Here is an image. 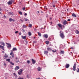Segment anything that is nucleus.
Here are the masks:
<instances>
[{"mask_svg":"<svg viewBox=\"0 0 79 79\" xmlns=\"http://www.w3.org/2000/svg\"><path fill=\"white\" fill-rule=\"evenodd\" d=\"M0 48H1L3 50H4V46L0 45Z\"/></svg>","mask_w":79,"mask_h":79,"instance_id":"obj_13","label":"nucleus"},{"mask_svg":"<svg viewBox=\"0 0 79 79\" xmlns=\"http://www.w3.org/2000/svg\"><path fill=\"white\" fill-rule=\"evenodd\" d=\"M31 60L33 64H35V60H34L33 59H32Z\"/></svg>","mask_w":79,"mask_h":79,"instance_id":"obj_10","label":"nucleus"},{"mask_svg":"<svg viewBox=\"0 0 79 79\" xmlns=\"http://www.w3.org/2000/svg\"><path fill=\"white\" fill-rule=\"evenodd\" d=\"M0 44H1V45H2L3 46H5V43H4V42H0Z\"/></svg>","mask_w":79,"mask_h":79,"instance_id":"obj_14","label":"nucleus"},{"mask_svg":"<svg viewBox=\"0 0 79 79\" xmlns=\"http://www.w3.org/2000/svg\"><path fill=\"white\" fill-rule=\"evenodd\" d=\"M19 66H16L15 68V71H17L18 69H19Z\"/></svg>","mask_w":79,"mask_h":79,"instance_id":"obj_12","label":"nucleus"},{"mask_svg":"<svg viewBox=\"0 0 79 79\" xmlns=\"http://www.w3.org/2000/svg\"><path fill=\"white\" fill-rule=\"evenodd\" d=\"M6 61H8L9 62H10V59H8L6 60Z\"/></svg>","mask_w":79,"mask_h":79,"instance_id":"obj_30","label":"nucleus"},{"mask_svg":"<svg viewBox=\"0 0 79 79\" xmlns=\"http://www.w3.org/2000/svg\"><path fill=\"white\" fill-rule=\"evenodd\" d=\"M18 79H24L22 78H19Z\"/></svg>","mask_w":79,"mask_h":79,"instance_id":"obj_44","label":"nucleus"},{"mask_svg":"<svg viewBox=\"0 0 79 79\" xmlns=\"http://www.w3.org/2000/svg\"><path fill=\"white\" fill-rule=\"evenodd\" d=\"M37 69L38 71H40L41 70V68H40V67H39L37 68Z\"/></svg>","mask_w":79,"mask_h":79,"instance_id":"obj_25","label":"nucleus"},{"mask_svg":"<svg viewBox=\"0 0 79 79\" xmlns=\"http://www.w3.org/2000/svg\"><path fill=\"white\" fill-rule=\"evenodd\" d=\"M25 10H26V8L25 7H23V11H24Z\"/></svg>","mask_w":79,"mask_h":79,"instance_id":"obj_37","label":"nucleus"},{"mask_svg":"<svg viewBox=\"0 0 79 79\" xmlns=\"http://www.w3.org/2000/svg\"><path fill=\"white\" fill-rule=\"evenodd\" d=\"M69 67V64H67L65 65L66 68H68Z\"/></svg>","mask_w":79,"mask_h":79,"instance_id":"obj_9","label":"nucleus"},{"mask_svg":"<svg viewBox=\"0 0 79 79\" xmlns=\"http://www.w3.org/2000/svg\"><path fill=\"white\" fill-rule=\"evenodd\" d=\"M53 7H55V5L53 6Z\"/></svg>","mask_w":79,"mask_h":79,"instance_id":"obj_60","label":"nucleus"},{"mask_svg":"<svg viewBox=\"0 0 79 79\" xmlns=\"http://www.w3.org/2000/svg\"><path fill=\"white\" fill-rule=\"evenodd\" d=\"M57 26H58L59 27V29H62V25H61V24H60V23H59L57 24Z\"/></svg>","mask_w":79,"mask_h":79,"instance_id":"obj_3","label":"nucleus"},{"mask_svg":"<svg viewBox=\"0 0 79 79\" xmlns=\"http://www.w3.org/2000/svg\"><path fill=\"white\" fill-rule=\"evenodd\" d=\"M9 15H13V14H12L11 12H9Z\"/></svg>","mask_w":79,"mask_h":79,"instance_id":"obj_38","label":"nucleus"},{"mask_svg":"<svg viewBox=\"0 0 79 79\" xmlns=\"http://www.w3.org/2000/svg\"><path fill=\"white\" fill-rule=\"evenodd\" d=\"M23 31H24V32H25V30H24L23 29Z\"/></svg>","mask_w":79,"mask_h":79,"instance_id":"obj_54","label":"nucleus"},{"mask_svg":"<svg viewBox=\"0 0 79 79\" xmlns=\"http://www.w3.org/2000/svg\"><path fill=\"white\" fill-rule=\"evenodd\" d=\"M19 35H21V32L19 33Z\"/></svg>","mask_w":79,"mask_h":79,"instance_id":"obj_45","label":"nucleus"},{"mask_svg":"<svg viewBox=\"0 0 79 79\" xmlns=\"http://www.w3.org/2000/svg\"><path fill=\"white\" fill-rule=\"evenodd\" d=\"M9 21H10V22H11V21H13V22H14L15 21V20L13 19H12L11 18L9 19Z\"/></svg>","mask_w":79,"mask_h":79,"instance_id":"obj_11","label":"nucleus"},{"mask_svg":"<svg viewBox=\"0 0 79 79\" xmlns=\"http://www.w3.org/2000/svg\"><path fill=\"white\" fill-rule=\"evenodd\" d=\"M43 37L45 38L46 39H47V38H48V35L47 34H44L43 35Z\"/></svg>","mask_w":79,"mask_h":79,"instance_id":"obj_6","label":"nucleus"},{"mask_svg":"<svg viewBox=\"0 0 79 79\" xmlns=\"http://www.w3.org/2000/svg\"><path fill=\"white\" fill-rule=\"evenodd\" d=\"M32 24H29V27H32Z\"/></svg>","mask_w":79,"mask_h":79,"instance_id":"obj_35","label":"nucleus"},{"mask_svg":"<svg viewBox=\"0 0 79 79\" xmlns=\"http://www.w3.org/2000/svg\"><path fill=\"white\" fill-rule=\"evenodd\" d=\"M14 76L15 77H17V75H16L15 73H14Z\"/></svg>","mask_w":79,"mask_h":79,"instance_id":"obj_27","label":"nucleus"},{"mask_svg":"<svg viewBox=\"0 0 79 79\" xmlns=\"http://www.w3.org/2000/svg\"><path fill=\"white\" fill-rule=\"evenodd\" d=\"M62 26H63V27H64V26L63 25Z\"/></svg>","mask_w":79,"mask_h":79,"instance_id":"obj_50","label":"nucleus"},{"mask_svg":"<svg viewBox=\"0 0 79 79\" xmlns=\"http://www.w3.org/2000/svg\"><path fill=\"white\" fill-rule=\"evenodd\" d=\"M44 8L45 10H47V6H44Z\"/></svg>","mask_w":79,"mask_h":79,"instance_id":"obj_34","label":"nucleus"},{"mask_svg":"<svg viewBox=\"0 0 79 79\" xmlns=\"http://www.w3.org/2000/svg\"><path fill=\"white\" fill-rule=\"evenodd\" d=\"M76 64H74L73 66V71H76Z\"/></svg>","mask_w":79,"mask_h":79,"instance_id":"obj_5","label":"nucleus"},{"mask_svg":"<svg viewBox=\"0 0 79 79\" xmlns=\"http://www.w3.org/2000/svg\"><path fill=\"white\" fill-rule=\"evenodd\" d=\"M22 27L23 28H26V27H27V26L25 25H23Z\"/></svg>","mask_w":79,"mask_h":79,"instance_id":"obj_19","label":"nucleus"},{"mask_svg":"<svg viewBox=\"0 0 79 79\" xmlns=\"http://www.w3.org/2000/svg\"><path fill=\"white\" fill-rule=\"evenodd\" d=\"M11 55L12 56V58L14 57V54H13V55Z\"/></svg>","mask_w":79,"mask_h":79,"instance_id":"obj_39","label":"nucleus"},{"mask_svg":"<svg viewBox=\"0 0 79 79\" xmlns=\"http://www.w3.org/2000/svg\"><path fill=\"white\" fill-rule=\"evenodd\" d=\"M21 37L22 38V39H26V36H22Z\"/></svg>","mask_w":79,"mask_h":79,"instance_id":"obj_15","label":"nucleus"},{"mask_svg":"<svg viewBox=\"0 0 79 79\" xmlns=\"http://www.w3.org/2000/svg\"><path fill=\"white\" fill-rule=\"evenodd\" d=\"M67 10H68L67 9Z\"/></svg>","mask_w":79,"mask_h":79,"instance_id":"obj_64","label":"nucleus"},{"mask_svg":"<svg viewBox=\"0 0 79 79\" xmlns=\"http://www.w3.org/2000/svg\"><path fill=\"white\" fill-rule=\"evenodd\" d=\"M0 15H2V13L1 12H0Z\"/></svg>","mask_w":79,"mask_h":79,"instance_id":"obj_53","label":"nucleus"},{"mask_svg":"<svg viewBox=\"0 0 79 79\" xmlns=\"http://www.w3.org/2000/svg\"><path fill=\"white\" fill-rule=\"evenodd\" d=\"M10 63L11 64H12V65H14L15 64H14V63H13L12 62H10Z\"/></svg>","mask_w":79,"mask_h":79,"instance_id":"obj_29","label":"nucleus"},{"mask_svg":"<svg viewBox=\"0 0 79 79\" xmlns=\"http://www.w3.org/2000/svg\"><path fill=\"white\" fill-rule=\"evenodd\" d=\"M13 53V50H12L10 53V55H12V54Z\"/></svg>","mask_w":79,"mask_h":79,"instance_id":"obj_24","label":"nucleus"},{"mask_svg":"<svg viewBox=\"0 0 79 79\" xmlns=\"http://www.w3.org/2000/svg\"><path fill=\"white\" fill-rule=\"evenodd\" d=\"M27 63H28V64H29V63H30V61L29 60H27Z\"/></svg>","mask_w":79,"mask_h":79,"instance_id":"obj_36","label":"nucleus"},{"mask_svg":"<svg viewBox=\"0 0 79 79\" xmlns=\"http://www.w3.org/2000/svg\"><path fill=\"white\" fill-rule=\"evenodd\" d=\"M12 50L13 51H17V48H13Z\"/></svg>","mask_w":79,"mask_h":79,"instance_id":"obj_17","label":"nucleus"},{"mask_svg":"<svg viewBox=\"0 0 79 79\" xmlns=\"http://www.w3.org/2000/svg\"><path fill=\"white\" fill-rule=\"evenodd\" d=\"M6 44H7V45H8V46H7L8 48H10V47H11V44H10L6 43Z\"/></svg>","mask_w":79,"mask_h":79,"instance_id":"obj_8","label":"nucleus"},{"mask_svg":"<svg viewBox=\"0 0 79 79\" xmlns=\"http://www.w3.org/2000/svg\"><path fill=\"white\" fill-rule=\"evenodd\" d=\"M64 52L63 51H60V54H64Z\"/></svg>","mask_w":79,"mask_h":79,"instance_id":"obj_28","label":"nucleus"},{"mask_svg":"<svg viewBox=\"0 0 79 79\" xmlns=\"http://www.w3.org/2000/svg\"><path fill=\"white\" fill-rule=\"evenodd\" d=\"M20 21H22V22H23V20L20 19Z\"/></svg>","mask_w":79,"mask_h":79,"instance_id":"obj_48","label":"nucleus"},{"mask_svg":"<svg viewBox=\"0 0 79 79\" xmlns=\"http://www.w3.org/2000/svg\"><path fill=\"white\" fill-rule=\"evenodd\" d=\"M28 35H29V36H31V35H32V34L31 33V32L30 31H29L28 32Z\"/></svg>","mask_w":79,"mask_h":79,"instance_id":"obj_22","label":"nucleus"},{"mask_svg":"<svg viewBox=\"0 0 79 79\" xmlns=\"http://www.w3.org/2000/svg\"><path fill=\"white\" fill-rule=\"evenodd\" d=\"M27 78H29V76L27 75Z\"/></svg>","mask_w":79,"mask_h":79,"instance_id":"obj_46","label":"nucleus"},{"mask_svg":"<svg viewBox=\"0 0 79 79\" xmlns=\"http://www.w3.org/2000/svg\"><path fill=\"white\" fill-rule=\"evenodd\" d=\"M23 70L22 69H20L18 72V74H19V75H21V74H22V73H23Z\"/></svg>","mask_w":79,"mask_h":79,"instance_id":"obj_2","label":"nucleus"},{"mask_svg":"<svg viewBox=\"0 0 79 79\" xmlns=\"http://www.w3.org/2000/svg\"><path fill=\"white\" fill-rule=\"evenodd\" d=\"M51 24H52V22L51 23Z\"/></svg>","mask_w":79,"mask_h":79,"instance_id":"obj_62","label":"nucleus"},{"mask_svg":"<svg viewBox=\"0 0 79 79\" xmlns=\"http://www.w3.org/2000/svg\"><path fill=\"white\" fill-rule=\"evenodd\" d=\"M48 51H45L44 52V54H45V55H47V54L48 53Z\"/></svg>","mask_w":79,"mask_h":79,"instance_id":"obj_26","label":"nucleus"},{"mask_svg":"<svg viewBox=\"0 0 79 79\" xmlns=\"http://www.w3.org/2000/svg\"><path fill=\"white\" fill-rule=\"evenodd\" d=\"M63 24L64 25H66V24H67V22L65 20L64 22L63 23Z\"/></svg>","mask_w":79,"mask_h":79,"instance_id":"obj_18","label":"nucleus"},{"mask_svg":"<svg viewBox=\"0 0 79 79\" xmlns=\"http://www.w3.org/2000/svg\"><path fill=\"white\" fill-rule=\"evenodd\" d=\"M73 73L74 74V72H73Z\"/></svg>","mask_w":79,"mask_h":79,"instance_id":"obj_63","label":"nucleus"},{"mask_svg":"<svg viewBox=\"0 0 79 79\" xmlns=\"http://www.w3.org/2000/svg\"><path fill=\"white\" fill-rule=\"evenodd\" d=\"M37 12H38V13H39V11H38Z\"/></svg>","mask_w":79,"mask_h":79,"instance_id":"obj_58","label":"nucleus"},{"mask_svg":"<svg viewBox=\"0 0 79 79\" xmlns=\"http://www.w3.org/2000/svg\"><path fill=\"white\" fill-rule=\"evenodd\" d=\"M76 34H79V32L78 30H76Z\"/></svg>","mask_w":79,"mask_h":79,"instance_id":"obj_32","label":"nucleus"},{"mask_svg":"<svg viewBox=\"0 0 79 79\" xmlns=\"http://www.w3.org/2000/svg\"><path fill=\"white\" fill-rule=\"evenodd\" d=\"M41 29H44V28H43V27L41 28Z\"/></svg>","mask_w":79,"mask_h":79,"instance_id":"obj_61","label":"nucleus"},{"mask_svg":"<svg viewBox=\"0 0 79 79\" xmlns=\"http://www.w3.org/2000/svg\"><path fill=\"white\" fill-rule=\"evenodd\" d=\"M13 3V0H10L9 2H7L8 5H11Z\"/></svg>","mask_w":79,"mask_h":79,"instance_id":"obj_4","label":"nucleus"},{"mask_svg":"<svg viewBox=\"0 0 79 79\" xmlns=\"http://www.w3.org/2000/svg\"><path fill=\"white\" fill-rule=\"evenodd\" d=\"M4 17H5V18H6V16H5V15L4 16Z\"/></svg>","mask_w":79,"mask_h":79,"instance_id":"obj_59","label":"nucleus"},{"mask_svg":"<svg viewBox=\"0 0 79 79\" xmlns=\"http://www.w3.org/2000/svg\"><path fill=\"white\" fill-rule=\"evenodd\" d=\"M40 79V78H36V79Z\"/></svg>","mask_w":79,"mask_h":79,"instance_id":"obj_51","label":"nucleus"},{"mask_svg":"<svg viewBox=\"0 0 79 79\" xmlns=\"http://www.w3.org/2000/svg\"><path fill=\"white\" fill-rule=\"evenodd\" d=\"M68 21H70V19H68Z\"/></svg>","mask_w":79,"mask_h":79,"instance_id":"obj_47","label":"nucleus"},{"mask_svg":"<svg viewBox=\"0 0 79 79\" xmlns=\"http://www.w3.org/2000/svg\"><path fill=\"white\" fill-rule=\"evenodd\" d=\"M46 44L47 45H48V44H49V41H46Z\"/></svg>","mask_w":79,"mask_h":79,"instance_id":"obj_23","label":"nucleus"},{"mask_svg":"<svg viewBox=\"0 0 79 79\" xmlns=\"http://www.w3.org/2000/svg\"><path fill=\"white\" fill-rule=\"evenodd\" d=\"M18 31H17L15 32V34H17V33H18Z\"/></svg>","mask_w":79,"mask_h":79,"instance_id":"obj_41","label":"nucleus"},{"mask_svg":"<svg viewBox=\"0 0 79 79\" xmlns=\"http://www.w3.org/2000/svg\"><path fill=\"white\" fill-rule=\"evenodd\" d=\"M38 34L39 35V37H41V33H40L39 32H38Z\"/></svg>","mask_w":79,"mask_h":79,"instance_id":"obj_21","label":"nucleus"},{"mask_svg":"<svg viewBox=\"0 0 79 79\" xmlns=\"http://www.w3.org/2000/svg\"><path fill=\"white\" fill-rule=\"evenodd\" d=\"M8 58V56L6 54H5L4 56V59H6V58Z\"/></svg>","mask_w":79,"mask_h":79,"instance_id":"obj_7","label":"nucleus"},{"mask_svg":"<svg viewBox=\"0 0 79 79\" xmlns=\"http://www.w3.org/2000/svg\"><path fill=\"white\" fill-rule=\"evenodd\" d=\"M2 10V9L0 8V11Z\"/></svg>","mask_w":79,"mask_h":79,"instance_id":"obj_57","label":"nucleus"},{"mask_svg":"<svg viewBox=\"0 0 79 79\" xmlns=\"http://www.w3.org/2000/svg\"><path fill=\"white\" fill-rule=\"evenodd\" d=\"M47 50L48 51H51V50H52V49L49 48H47Z\"/></svg>","mask_w":79,"mask_h":79,"instance_id":"obj_20","label":"nucleus"},{"mask_svg":"<svg viewBox=\"0 0 79 79\" xmlns=\"http://www.w3.org/2000/svg\"><path fill=\"white\" fill-rule=\"evenodd\" d=\"M52 52H53L54 53H55L56 52V50H52Z\"/></svg>","mask_w":79,"mask_h":79,"instance_id":"obj_31","label":"nucleus"},{"mask_svg":"<svg viewBox=\"0 0 79 79\" xmlns=\"http://www.w3.org/2000/svg\"><path fill=\"white\" fill-rule=\"evenodd\" d=\"M72 15L73 17H75L76 18V15L74 14V13H73L72 14Z\"/></svg>","mask_w":79,"mask_h":79,"instance_id":"obj_16","label":"nucleus"},{"mask_svg":"<svg viewBox=\"0 0 79 79\" xmlns=\"http://www.w3.org/2000/svg\"><path fill=\"white\" fill-rule=\"evenodd\" d=\"M61 31H60V35L62 39H64V35L63 33H61Z\"/></svg>","mask_w":79,"mask_h":79,"instance_id":"obj_1","label":"nucleus"},{"mask_svg":"<svg viewBox=\"0 0 79 79\" xmlns=\"http://www.w3.org/2000/svg\"><path fill=\"white\" fill-rule=\"evenodd\" d=\"M71 49H73V48L72 47L71 48Z\"/></svg>","mask_w":79,"mask_h":79,"instance_id":"obj_55","label":"nucleus"},{"mask_svg":"<svg viewBox=\"0 0 79 79\" xmlns=\"http://www.w3.org/2000/svg\"><path fill=\"white\" fill-rule=\"evenodd\" d=\"M43 66H44V67H45L46 66L45 65V64H44L43 65Z\"/></svg>","mask_w":79,"mask_h":79,"instance_id":"obj_40","label":"nucleus"},{"mask_svg":"<svg viewBox=\"0 0 79 79\" xmlns=\"http://www.w3.org/2000/svg\"><path fill=\"white\" fill-rule=\"evenodd\" d=\"M19 14H20V15H22V12H21V11H19Z\"/></svg>","mask_w":79,"mask_h":79,"instance_id":"obj_33","label":"nucleus"},{"mask_svg":"<svg viewBox=\"0 0 79 79\" xmlns=\"http://www.w3.org/2000/svg\"><path fill=\"white\" fill-rule=\"evenodd\" d=\"M50 19H52V18L51 17V18H50Z\"/></svg>","mask_w":79,"mask_h":79,"instance_id":"obj_56","label":"nucleus"},{"mask_svg":"<svg viewBox=\"0 0 79 79\" xmlns=\"http://www.w3.org/2000/svg\"><path fill=\"white\" fill-rule=\"evenodd\" d=\"M24 15L25 16H27V13H25Z\"/></svg>","mask_w":79,"mask_h":79,"instance_id":"obj_42","label":"nucleus"},{"mask_svg":"<svg viewBox=\"0 0 79 79\" xmlns=\"http://www.w3.org/2000/svg\"><path fill=\"white\" fill-rule=\"evenodd\" d=\"M28 19H25V20L26 21H28Z\"/></svg>","mask_w":79,"mask_h":79,"instance_id":"obj_43","label":"nucleus"},{"mask_svg":"<svg viewBox=\"0 0 79 79\" xmlns=\"http://www.w3.org/2000/svg\"><path fill=\"white\" fill-rule=\"evenodd\" d=\"M4 64V66H6V64L5 63Z\"/></svg>","mask_w":79,"mask_h":79,"instance_id":"obj_49","label":"nucleus"},{"mask_svg":"<svg viewBox=\"0 0 79 79\" xmlns=\"http://www.w3.org/2000/svg\"><path fill=\"white\" fill-rule=\"evenodd\" d=\"M2 52L3 53H5V52H4V51H2Z\"/></svg>","mask_w":79,"mask_h":79,"instance_id":"obj_52","label":"nucleus"}]
</instances>
